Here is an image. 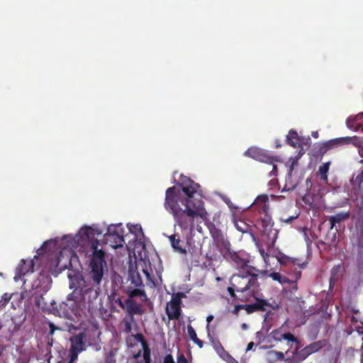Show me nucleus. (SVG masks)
I'll use <instances>...</instances> for the list:
<instances>
[{"label": "nucleus", "mask_w": 363, "mask_h": 363, "mask_svg": "<svg viewBox=\"0 0 363 363\" xmlns=\"http://www.w3.org/2000/svg\"><path fill=\"white\" fill-rule=\"evenodd\" d=\"M221 358L228 363H238V362L228 352H225Z\"/></svg>", "instance_id": "obj_41"}, {"label": "nucleus", "mask_w": 363, "mask_h": 363, "mask_svg": "<svg viewBox=\"0 0 363 363\" xmlns=\"http://www.w3.org/2000/svg\"><path fill=\"white\" fill-rule=\"evenodd\" d=\"M309 354H306V348L302 350L301 351L296 352L294 359H298V360H304Z\"/></svg>", "instance_id": "obj_40"}, {"label": "nucleus", "mask_w": 363, "mask_h": 363, "mask_svg": "<svg viewBox=\"0 0 363 363\" xmlns=\"http://www.w3.org/2000/svg\"><path fill=\"white\" fill-rule=\"evenodd\" d=\"M122 323L124 327V331L127 333H131L133 326L135 324L134 316L132 314H126L123 319Z\"/></svg>", "instance_id": "obj_27"}, {"label": "nucleus", "mask_w": 363, "mask_h": 363, "mask_svg": "<svg viewBox=\"0 0 363 363\" xmlns=\"http://www.w3.org/2000/svg\"><path fill=\"white\" fill-rule=\"evenodd\" d=\"M196 228L199 232H201L202 228L199 225H197Z\"/></svg>", "instance_id": "obj_60"}, {"label": "nucleus", "mask_w": 363, "mask_h": 363, "mask_svg": "<svg viewBox=\"0 0 363 363\" xmlns=\"http://www.w3.org/2000/svg\"><path fill=\"white\" fill-rule=\"evenodd\" d=\"M164 363H175L172 354H167L164 359Z\"/></svg>", "instance_id": "obj_46"}, {"label": "nucleus", "mask_w": 363, "mask_h": 363, "mask_svg": "<svg viewBox=\"0 0 363 363\" xmlns=\"http://www.w3.org/2000/svg\"><path fill=\"white\" fill-rule=\"evenodd\" d=\"M330 162H328L319 167L318 172L320 174L321 179L326 181L328 179V172L329 170Z\"/></svg>", "instance_id": "obj_30"}, {"label": "nucleus", "mask_w": 363, "mask_h": 363, "mask_svg": "<svg viewBox=\"0 0 363 363\" xmlns=\"http://www.w3.org/2000/svg\"><path fill=\"white\" fill-rule=\"evenodd\" d=\"M109 298L113 301H115L116 303H118L119 306L123 309H126V304L124 303L121 298L120 297L117 296V293L111 292V295L109 296Z\"/></svg>", "instance_id": "obj_33"}, {"label": "nucleus", "mask_w": 363, "mask_h": 363, "mask_svg": "<svg viewBox=\"0 0 363 363\" xmlns=\"http://www.w3.org/2000/svg\"><path fill=\"white\" fill-rule=\"evenodd\" d=\"M112 292L117 293V291L121 288L123 284V279L118 274H114L111 277Z\"/></svg>", "instance_id": "obj_29"}, {"label": "nucleus", "mask_w": 363, "mask_h": 363, "mask_svg": "<svg viewBox=\"0 0 363 363\" xmlns=\"http://www.w3.org/2000/svg\"><path fill=\"white\" fill-rule=\"evenodd\" d=\"M105 242L108 244L111 247L113 248H118L123 245L125 243L124 238L123 237V235H115L114 237L110 236V237H105L104 238Z\"/></svg>", "instance_id": "obj_19"}, {"label": "nucleus", "mask_w": 363, "mask_h": 363, "mask_svg": "<svg viewBox=\"0 0 363 363\" xmlns=\"http://www.w3.org/2000/svg\"><path fill=\"white\" fill-rule=\"evenodd\" d=\"M297 218V216H289V217H288L287 218H281V222H283V223H285L289 224V223H291V222H292V220H294L295 218Z\"/></svg>", "instance_id": "obj_47"}, {"label": "nucleus", "mask_w": 363, "mask_h": 363, "mask_svg": "<svg viewBox=\"0 0 363 363\" xmlns=\"http://www.w3.org/2000/svg\"><path fill=\"white\" fill-rule=\"evenodd\" d=\"M337 228H336L335 232H328V235L325 237V241L332 245L334 244L336 241V233L337 232Z\"/></svg>", "instance_id": "obj_36"}, {"label": "nucleus", "mask_w": 363, "mask_h": 363, "mask_svg": "<svg viewBox=\"0 0 363 363\" xmlns=\"http://www.w3.org/2000/svg\"><path fill=\"white\" fill-rule=\"evenodd\" d=\"M187 333H188V335H189L190 339L192 341H195L198 338L197 335H196V333L191 325L187 326Z\"/></svg>", "instance_id": "obj_38"}, {"label": "nucleus", "mask_w": 363, "mask_h": 363, "mask_svg": "<svg viewBox=\"0 0 363 363\" xmlns=\"http://www.w3.org/2000/svg\"><path fill=\"white\" fill-rule=\"evenodd\" d=\"M268 200H269V198H268L267 195H266V194L259 195L256 198L253 204L257 205V206H260L261 208H262L264 210H265L266 203H267Z\"/></svg>", "instance_id": "obj_31"}, {"label": "nucleus", "mask_w": 363, "mask_h": 363, "mask_svg": "<svg viewBox=\"0 0 363 363\" xmlns=\"http://www.w3.org/2000/svg\"><path fill=\"white\" fill-rule=\"evenodd\" d=\"M270 336L275 340L278 342H281V340H286L287 345L290 348H293L294 347V350H298V340L296 337L291 333H284L282 332V328L273 330L270 333Z\"/></svg>", "instance_id": "obj_10"}, {"label": "nucleus", "mask_w": 363, "mask_h": 363, "mask_svg": "<svg viewBox=\"0 0 363 363\" xmlns=\"http://www.w3.org/2000/svg\"><path fill=\"white\" fill-rule=\"evenodd\" d=\"M228 291H229V293L230 294V295L233 296V289L231 287H229Z\"/></svg>", "instance_id": "obj_58"}, {"label": "nucleus", "mask_w": 363, "mask_h": 363, "mask_svg": "<svg viewBox=\"0 0 363 363\" xmlns=\"http://www.w3.org/2000/svg\"><path fill=\"white\" fill-rule=\"evenodd\" d=\"M352 144L358 148L359 153L361 154L362 150V140L357 136L342 137L327 141L325 144L326 150H332L345 145Z\"/></svg>", "instance_id": "obj_7"}, {"label": "nucleus", "mask_w": 363, "mask_h": 363, "mask_svg": "<svg viewBox=\"0 0 363 363\" xmlns=\"http://www.w3.org/2000/svg\"><path fill=\"white\" fill-rule=\"evenodd\" d=\"M358 260L359 262V264L361 267L363 268V247H359L358 250Z\"/></svg>", "instance_id": "obj_42"}, {"label": "nucleus", "mask_w": 363, "mask_h": 363, "mask_svg": "<svg viewBox=\"0 0 363 363\" xmlns=\"http://www.w3.org/2000/svg\"><path fill=\"white\" fill-rule=\"evenodd\" d=\"M218 348H216V352L218 355L221 357L223 354L226 352L220 343H218Z\"/></svg>", "instance_id": "obj_45"}, {"label": "nucleus", "mask_w": 363, "mask_h": 363, "mask_svg": "<svg viewBox=\"0 0 363 363\" xmlns=\"http://www.w3.org/2000/svg\"><path fill=\"white\" fill-rule=\"evenodd\" d=\"M52 279L47 274H40L36 281L33 283V287L38 289L39 292H47L51 287Z\"/></svg>", "instance_id": "obj_14"}, {"label": "nucleus", "mask_w": 363, "mask_h": 363, "mask_svg": "<svg viewBox=\"0 0 363 363\" xmlns=\"http://www.w3.org/2000/svg\"><path fill=\"white\" fill-rule=\"evenodd\" d=\"M36 258L37 256H35L33 259L30 260L24 259L21 260L16 269V274L13 277L15 281H18L23 276L33 272L35 266L34 259Z\"/></svg>", "instance_id": "obj_11"}, {"label": "nucleus", "mask_w": 363, "mask_h": 363, "mask_svg": "<svg viewBox=\"0 0 363 363\" xmlns=\"http://www.w3.org/2000/svg\"><path fill=\"white\" fill-rule=\"evenodd\" d=\"M127 293L130 299L135 297H140L143 301L147 300V297L143 287H138L137 289L128 287Z\"/></svg>", "instance_id": "obj_20"}, {"label": "nucleus", "mask_w": 363, "mask_h": 363, "mask_svg": "<svg viewBox=\"0 0 363 363\" xmlns=\"http://www.w3.org/2000/svg\"><path fill=\"white\" fill-rule=\"evenodd\" d=\"M196 345H198L199 346V347H203V342L199 340V338H197L195 341H194Z\"/></svg>", "instance_id": "obj_53"}, {"label": "nucleus", "mask_w": 363, "mask_h": 363, "mask_svg": "<svg viewBox=\"0 0 363 363\" xmlns=\"http://www.w3.org/2000/svg\"><path fill=\"white\" fill-rule=\"evenodd\" d=\"M255 306H256L257 308L260 309L262 311H264L265 310L264 306H268V304L266 301H262L261 303L256 304Z\"/></svg>", "instance_id": "obj_48"}, {"label": "nucleus", "mask_w": 363, "mask_h": 363, "mask_svg": "<svg viewBox=\"0 0 363 363\" xmlns=\"http://www.w3.org/2000/svg\"><path fill=\"white\" fill-rule=\"evenodd\" d=\"M222 200L228 205L232 213H235L234 210L236 209V207L234 206L233 203L231 202L230 199L226 196H220Z\"/></svg>", "instance_id": "obj_39"}, {"label": "nucleus", "mask_w": 363, "mask_h": 363, "mask_svg": "<svg viewBox=\"0 0 363 363\" xmlns=\"http://www.w3.org/2000/svg\"><path fill=\"white\" fill-rule=\"evenodd\" d=\"M126 304V314H132L133 315L136 313H140L141 310L140 306L134 302L132 299L128 298L125 300Z\"/></svg>", "instance_id": "obj_24"}, {"label": "nucleus", "mask_w": 363, "mask_h": 363, "mask_svg": "<svg viewBox=\"0 0 363 363\" xmlns=\"http://www.w3.org/2000/svg\"><path fill=\"white\" fill-rule=\"evenodd\" d=\"M177 363H188V362L186 357L183 354H181L177 358Z\"/></svg>", "instance_id": "obj_49"}, {"label": "nucleus", "mask_w": 363, "mask_h": 363, "mask_svg": "<svg viewBox=\"0 0 363 363\" xmlns=\"http://www.w3.org/2000/svg\"><path fill=\"white\" fill-rule=\"evenodd\" d=\"M350 214L347 212H340L334 216H331L329 218V221L330 223V230H333L334 228H337V224L340 225L342 222L349 218ZM340 227V225H338Z\"/></svg>", "instance_id": "obj_18"}, {"label": "nucleus", "mask_w": 363, "mask_h": 363, "mask_svg": "<svg viewBox=\"0 0 363 363\" xmlns=\"http://www.w3.org/2000/svg\"><path fill=\"white\" fill-rule=\"evenodd\" d=\"M262 228V241L267 247V252H265L264 249L257 244L261 256L267 264H268L267 258L270 256L276 257L279 261L280 257L278 255L280 253L277 252L274 249L275 242L278 237V230L273 228L270 222L267 223L266 221H263Z\"/></svg>", "instance_id": "obj_4"}, {"label": "nucleus", "mask_w": 363, "mask_h": 363, "mask_svg": "<svg viewBox=\"0 0 363 363\" xmlns=\"http://www.w3.org/2000/svg\"><path fill=\"white\" fill-rule=\"evenodd\" d=\"M306 354H311L313 352L318 351L320 349V345L318 342H315L305 347Z\"/></svg>", "instance_id": "obj_35"}, {"label": "nucleus", "mask_w": 363, "mask_h": 363, "mask_svg": "<svg viewBox=\"0 0 363 363\" xmlns=\"http://www.w3.org/2000/svg\"><path fill=\"white\" fill-rule=\"evenodd\" d=\"M359 320H358V318L355 316H352L351 318V325H354V323H359Z\"/></svg>", "instance_id": "obj_51"}, {"label": "nucleus", "mask_w": 363, "mask_h": 363, "mask_svg": "<svg viewBox=\"0 0 363 363\" xmlns=\"http://www.w3.org/2000/svg\"><path fill=\"white\" fill-rule=\"evenodd\" d=\"M265 359L269 363H274L284 359V354L282 352L269 350L265 354Z\"/></svg>", "instance_id": "obj_21"}, {"label": "nucleus", "mask_w": 363, "mask_h": 363, "mask_svg": "<svg viewBox=\"0 0 363 363\" xmlns=\"http://www.w3.org/2000/svg\"><path fill=\"white\" fill-rule=\"evenodd\" d=\"M353 330L356 331L359 335H363V323L359 321L357 323H354L351 325Z\"/></svg>", "instance_id": "obj_37"}, {"label": "nucleus", "mask_w": 363, "mask_h": 363, "mask_svg": "<svg viewBox=\"0 0 363 363\" xmlns=\"http://www.w3.org/2000/svg\"><path fill=\"white\" fill-rule=\"evenodd\" d=\"M286 140L288 143L294 147H298L301 146L300 138H298V133L293 130L289 131L286 136Z\"/></svg>", "instance_id": "obj_25"}, {"label": "nucleus", "mask_w": 363, "mask_h": 363, "mask_svg": "<svg viewBox=\"0 0 363 363\" xmlns=\"http://www.w3.org/2000/svg\"><path fill=\"white\" fill-rule=\"evenodd\" d=\"M2 298L4 300V302L6 303L11 299V296L8 294H4Z\"/></svg>", "instance_id": "obj_50"}, {"label": "nucleus", "mask_w": 363, "mask_h": 363, "mask_svg": "<svg viewBox=\"0 0 363 363\" xmlns=\"http://www.w3.org/2000/svg\"><path fill=\"white\" fill-rule=\"evenodd\" d=\"M225 257L230 261L233 262L237 268L244 269L247 266V255L244 252H235L228 250Z\"/></svg>", "instance_id": "obj_12"}, {"label": "nucleus", "mask_w": 363, "mask_h": 363, "mask_svg": "<svg viewBox=\"0 0 363 363\" xmlns=\"http://www.w3.org/2000/svg\"><path fill=\"white\" fill-rule=\"evenodd\" d=\"M232 281L237 291H247L249 294H254L259 290L257 275L250 270H247L246 274L233 275Z\"/></svg>", "instance_id": "obj_5"}, {"label": "nucleus", "mask_w": 363, "mask_h": 363, "mask_svg": "<svg viewBox=\"0 0 363 363\" xmlns=\"http://www.w3.org/2000/svg\"><path fill=\"white\" fill-rule=\"evenodd\" d=\"M241 328L242 330H245L248 328V326L246 323H242V325H241Z\"/></svg>", "instance_id": "obj_56"}, {"label": "nucleus", "mask_w": 363, "mask_h": 363, "mask_svg": "<svg viewBox=\"0 0 363 363\" xmlns=\"http://www.w3.org/2000/svg\"><path fill=\"white\" fill-rule=\"evenodd\" d=\"M342 267L339 265H337L334 267L331 270V277L330 279V288H332V286L334 285L336 280L338 279L340 277L342 271Z\"/></svg>", "instance_id": "obj_28"}, {"label": "nucleus", "mask_w": 363, "mask_h": 363, "mask_svg": "<svg viewBox=\"0 0 363 363\" xmlns=\"http://www.w3.org/2000/svg\"><path fill=\"white\" fill-rule=\"evenodd\" d=\"M277 166L275 164L273 165V169L270 173V176L276 175Z\"/></svg>", "instance_id": "obj_54"}, {"label": "nucleus", "mask_w": 363, "mask_h": 363, "mask_svg": "<svg viewBox=\"0 0 363 363\" xmlns=\"http://www.w3.org/2000/svg\"><path fill=\"white\" fill-rule=\"evenodd\" d=\"M104 232V229L98 224L85 225L74 236L67 235L47 240L38 250V255H48V267L52 274H57L71 264L74 251L91 257L86 279L79 272L72 271L67 274L69 287L73 291L67 295L63 304L76 315L86 311L91 314L98 311L100 314L106 312L99 300L100 284L108 271L105 253L99 248L98 237Z\"/></svg>", "instance_id": "obj_1"}, {"label": "nucleus", "mask_w": 363, "mask_h": 363, "mask_svg": "<svg viewBox=\"0 0 363 363\" xmlns=\"http://www.w3.org/2000/svg\"><path fill=\"white\" fill-rule=\"evenodd\" d=\"M133 254L136 259V268H141L146 277V285L150 288L159 287L162 284V273L156 270L155 274L150 266L145 244L138 241L133 248Z\"/></svg>", "instance_id": "obj_3"}, {"label": "nucleus", "mask_w": 363, "mask_h": 363, "mask_svg": "<svg viewBox=\"0 0 363 363\" xmlns=\"http://www.w3.org/2000/svg\"><path fill=\"white\" fill-rule=\"evenodd\" d=\"M269 277L275 281H278L281 284L288 282V279L285 277H282L279 273L273 272L269 274Z\"/></svg>", "instance_id": "obj_34"}, {"label": "nucleus", "mask_w": 363, "mask_h": 363, "mask_svg": "<svg viewBox=\"0 0 363 363\" xmlns=\"http://www.w3.org/2000/svg\"><path fill=\"white\" fill-rule=\"evenodd\" d=\"M123 234V230L121 223L117 225H111L107 228L106 232L104 234V238L110 236L114 237L116 235H120Z\"/></svg>", "instance_id": "obj_22"}, {"label": "nucleus", "mask_w": 363, "mask_h": 363, "mask_svg": "<svg viewBox=\"0 0 363 363\" xmlns=\"http://www.w3.org/2000/svg\"><path fill=\"white\" fill-rule=\"evenodd\" d=\"M35 304L38 306V308L41 309L42 311H47L50 309L49 307L48 306V304L45 301L44 297L41 295L36 297Z\"/></svg>", "instance_id": "obj_32"}, {"label": "nucleus", "mask_w": 363, "mask_h": 363, "mask_svg": "<svg viewBox=\"0 0 363 363\" xmlns=\"http://www.w3.org/2000/svg\"><path fill=\"white\" fill-rule=\"evenodd\" d=\"M251 308H252V306H247V311L250 313L252 311V309Z\"/></svg>", "instance_id": "obj_61"}, {"label": "nucleus", "mask_w": 363, "mask_h": 363, "mask_svg": "<svg viewBox=\"0 0 363 363\" xmlns=\"http://www.w3.org/2000/svg\"><path fill=\"white\" fill-rule=\"evenodd\" d=\"M139 268L130 267L128 271V280L135 287H143L144 284L141 276L138 272Z\"/></svg>", "instance_id": "obj_17"}, {"label": "nucleus", "mask_w": 363, "mask_h": 363, "mask_svg": "<svg viewBox=\"0 0 363 363\" xmlns=\"http://www.w3.org/2000/svg\"><path fill=\"white\" fill-rule=\"evenodd\" d=\"M182 294L178 293L172 296L170 301L166 306V313L170 320H178L181 316Z\"/></svg>", "instance_id": "obj_8"}, {"label": "nucleus", "mask_w": 363, "mask_h": 363, "mask_svg": "<svg viewBox=\"0 0 363 363\" xmlns=\"http://www.w3.org/2000/svg\"><path fill=\"white\" fill-rule=\"evenodd\" d=\"M254 345H255V344L253 342H250V343H248L246 351L247 352V351L251 350Z\"/></svg>", "instance_id": "obj_52"}, {"label": "nucleus", "mask_w": 363, "mask_h": 363, "mask_svg": "<svg viewBox=\"0 0 363 363\" xmlns=\"http://www.w3.org/2000/svg\"><path fill=\"white\" fill-rule=\"evenodd\" d=\"M128 228L132 234L135 235V239L140 241L144 237L143 232L142 230V228L140 225L138 224H130L127 225Z\"/></svg>", "instance_id": "obj_23"}, {"label": "nucleus", "mask_w": 363, "mask_h": 363, "mask_svg": "<svg viewBox=\"0 0 363 363\" xmlns=\"http://www.w3.org/2000/svg\"><path fill=\"white\" fill-rule=\"evenodd\" d=\"M140 354H141V351H140L135 356V358H138L139 356H140Z\"/></svg>", "instance_id": "obj_64"}, {"label": "nucleus", "mask_w": 363, "mask_h": 363, "mask_svg": "<svg viewBox=\"0 0 363 363\" xmlns=\"http://www.w3.org/2000/svg\"><path fill=\"white\" fill-rule=\"evenodd\" d=\"M186 244L190 245V238H189L188 235H186Z\"/></svg>", "instance_id": "obj_57"}, {"label": "nucleus", "mask_w": 363, "mask_h": 363, "mask_svg": "<svg viewBox=\"0 0 363 363\" xmlns=\"http://www.w3.org/2000/svg\"><path fill=\"white\" fill-rule=\"evenodd\" d=\"M69 340V357L70 363H76L79 354L86 350V336L81 333L72 337Z\"/></svg>", "instance_id": "obj_6"}, {"label": "nucleus", "mask_w": 363, "mask_h": 363, "mask_svg": "<svg viewBox=\"0 0 363 363\" xmlns=\"http://www.w3.org/2000/svg\"><path fill=\"white\" fill-rule=\"evenodd\" d=\"M233 220L235 227L241 233H247L250 229L249 225L242 220H238L235 217V213H233Z\"/></svg>", "instance_id": "obj_26"}, {"label": "nucleus", "mask_w": 363, "mask_h": 363, "mask_svg": "<svg viewBox=\"0 0 363 363\" xmlns=\"http://www.w3.org/2000/svg\"><path fill=\"white\" fill-rule=\"evenodd\" d=\"M172 247L176 252L182 255H186V250L182 246V240L179 238L178 234L174 233L172 235L167 236Z\"/></svg>", "instance_id": "obj_15"}, {"label": "nucleus", "mask_w": 363, "mask_h": 363, "mask_svg": "<svg viewBox=\"0 0 363 363\" xmlns=\"http://www.w3.org/2000/svg\"><path fill=\"white\" fill-rule=\"evenodd\" d=\"M182 191L186 199H182L180 192L177 191L174 186L166 191L164 208L172 214L176 225L184 231L191 234L194 229V223H207L208 214L200 199L193 200V194L197 193L200 186L188 177H182L180 180Z\"/></svg>", "instance_id": "obj_2"}, {"label": "nucleus", "mask_w": 363, "mask_h": 363, "mask_svg": "<svg viewBox=\"0 0 363 363\" xmlns=\"http://www.w3.org/2000/svg\"><path fill=\"white\" fill-rule=\"evenodd\" d=\"M245 155L269 164L273 163L274 161H277V159L274 157L269 152L255 147H250L245 151Z\"/></svg>", "instance_id": "obj_9"}, {"label": "nucleus", "mask_w": 363, "mask_h": 363, "mask_svg": "<svg viewBox=\"0 0 363 363\" xmlns=\"http://www.w3.org/2000/svg\"><path fill=\"white\" fill-rule=\"evenodd\" d=\"M213 315H209L207 316L206 318V321H207V325H206V330H207V333H208V336L210 337V331H209V324L213 320Z\"/></svg>", "instance_id": "obj_43"}, {"label": "nucleus", "mask_w": 363, "mask_h": 363, "mask_svg": "<svg viewBox=\"0 0 363 363\" xmlns=\"http://www.w3.org/2000/svg\"><path fill=\"white\" fill-rule=\"evenodd\" d=\"M359 163L362 167L353 174L350 182L352 186V191L355 194H360L363 196V160H360Z\"/></svg>", "instance_id": "obj_13"}, {"label": "nucleus", "mask_w": 363, "mask_h": 363, "mask_svg": "<svg viewBox=\"0 0 363 363\" xmlns=\"http://www.w3.org/2000/svg\"><path fill=\"white\" fill-rule=\"evenodd\" d=\"M256 336H257V338H259V340H261V338H262V332H257V333H256Z\"/></svg>", "instance_id": "obj_55"}, {"label": "nucleus", "mask_w": 363, "mask_h": 363, "mask_svg": "<svg viewBox=\"0 0 363 363\" xmlns=\"http://www.w3.org/2000/svg\"><path fill=\"white\" fill-rule=\"evenodd\" d=\"M218 343H219L218 342H215L214 343V348L216 350V348H218Z\"/></svg>", "instance_id": "obj_62"}, {"label": "nucleus", "mask_w": 363, "mask_h": 363, "mask_svg": "<svg viewBox=\"0 0 363 363\" xmlns=\"http://www.w3.org/2000/svg\"><path fill=\"white\" fill-rule=\"evenodd\" d=\"M312 135H313V137H314V138H318V132H313V133H312Z\"/></svg>", "instance_id": "obj_59"}, {"label": "nucleus", "mask_w": 363, "mask_h": 363, "mask_svg": "<svg viewBox=\"0 0 363 363\" xmlns=\"http://www.w3.org/2000/svg\"><path fill=\"white\" fill-rule=\"evenodd\" d=\"M293 169H294V166L292 164L291 167H290V169H289V174H291V172L293 171Z\"/></svg>", "instance_id": "obj_63"}, {"label": "nucleus", "mask_w": 363, "mask_h": 363, "mask_svg": "<svg viewBox=\"0 0 363 363\" xmlns=\"http://www.w3.org/2000/svg\"><path fill=\"white\" fill-rule=\"evenodd\" d=\"M49 328H50V333H49L50 335H53L54 332L56 330H60V328L59 327L56 326L52 323H49Z\"/></svg>", "instance_id": "obj_44"}, {"label": "nucleus", "mask_w": 363, "mask_h": 363, "mask_svg": "<svg viewBox=\"0 0 363 363\" xmlns=\"http://www.w3.org/2000/svg\"><path fill=\"white\" fill-rule=\"evenodd\" d=\"M363 118V113L356 116H350L346 120V125L349 129L357 131L362 127L361 121Z\"/></svg>", "instance_id": "obj_16"}]
</instances>
